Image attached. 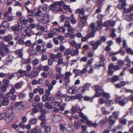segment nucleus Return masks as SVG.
<instances>
[{"label": "nucleus", "mask_w": 133, "mask_h": 133, "mask_svg": "<svg viewBox=\"0 0 133 133\" xmlns=\"http://www.w3.org/2000/svg\"><path fill=\"white\" fill-rule=\"evenodd\" d=\"M95 89L96 92L95 96L96 97H99L102 96V97H105L107 99L110 98V94L104 92L101 87L96 85L95 86Z\"/></svg>", "instance_id": "nucleus-1"}, {"label": "nucleus", "mask_w": 133, "mask_h": 133, "mask_svg": "<svg viewBox=\"0 0 133 133\" xmlns=\"http://www.w3.org/2000/svg\"><path fill=\"white\" fill-rule=\"evenodd\" d=\"M6 114L5 121L6 123H9L12 121L14 117L13 110L10 108L6 112Z\"/></svg>", "instance_id": "nucleus-2"}, {"label": "nucleus", "mask_w": 133, "mask_h": 133, "mask_svg": "<svg viewBox=\"0 0 133 133\" xmlns=\"http://www.w3.org/2000/svg\"><path fill=\"white\" fill-rule=\"evenodd\" d=\"M64 4V2L63 1L56 2L51 4L50 5V8L51 9L56 11H61L62 9L60 6L63 5Z\"/></svg>", "instance_id": "nucleus-3"}, {"label": "nucleus", "mask_w": 133, "mask_h": 133, "mask_svg": "<svg viewBox=\"0 0 133 133\" xmlns=\"http://www.w3.org/2000/svg\"><path fill=\"white\" fill-rule=\"evenodd\" d=\"M80 117L82 118L81 120L83 122L87 123L88 125L90 127H92V123L91 121L88 120V117L84 115L81 112L79 114Z\"/></svg>", "instance_id": "nucleus-4"}, {"label": "nucleus", "mask_w": 133, "mask_h": 133, "mask_svg": "<svg viewBox=\"0 0 133 133\" xmlns=\"http://www.w3.org/2000/svg\"><path fill=\"white\" fill-rule=\"evenodd\" d=\"M21 32L22 35L24 36H30V28L28 27L25 26L22 28L21 29Z\"/></svg>", "instance_id": "nucleus-5"}, {"label": "nucleus", "mask_w": 133, "mask_h": 133, "mask_svg": "<svg viewBox=\"0 0 133 133\" xmlns=\"http://www.w3.org/2000/svg\"><path fill=\"white\" fill-rule=\"evenodd\" d=\"M101 41L99 40L96 42L94 41H91L89 42V44L93 46V49L94 50L97 49L99 45L101 44Z\"/></svg>", "instance_id": "nucleus-6"}, {"label": "nucleus", "mask_w": 133, "mask_h": 133, "mask_svg": "<svg viewBox=\"0 0 133 133\" xmlns=\"http://www.w3.org/2000/svg\"><path fill=\"white\" fill-rule=\"evenodd\" d=\"M18 26H22V22L24 25H26L28 23V20L25 19L23 16L21 17L17 21Z\"/></svg>", "instance_id": "nucleus-7"}, {"label": "nucleus", "mask_w": 133, "mask_h": 133, "mask_svg": "<svg viewBox=\"0 0 133 133\" xmlns=\"http://www.w3.org/2000/svg\"><path fill=\"white\" fill-rule=\"evenodd\" d=\"M121 99V98L120 97L116 99L115 100L116 102V103H118L120 105H124L128 101V98L126 97L124 98L123 101H122Z\"/></svg>", "instance_id": "nucleus-8"}, {"label": "nucleus", "mask_w": 133, "mask_h": 133, "mask_svg": "<svg viewBox=\"0 0 133 133\" xmlns=\"http://www.w3.org/2000/svg\"><path fill=\"white\" fill-rule=\"evenodd\" d=\"M95 24L94 23H92L90 24V27L91 28V30L92 33L91 34H90V36L88 35H87V37H94L95 36V34L94 33H93L95 32L96 30V27H95Z\"/></svg>", "instance_id": "nucleus-9"}, {"label": "nucleus", "mask_w": 133, "mask_h": 133, "mask_svg": "<svg viewBox=\"0 0 133 133\" xmlns=\"http://www.w3.org/2000/svg\"><path fill=\"white\" fill-rule=\"evenodd\" d=\"M119 3L118 5V8L119 9H121L126 5V2L125 0H119Z\"/></svg>", "instance_id": "nucleus-10"}, {"label": "nucleus", "mask_w": 133, "mask_h": 133, "mask_svg": "<svg viewBox=\"0 0 133 133\" xmlns=\"http://www.w3.org/2000/svg\"><path fill=\"white\" fill-rule=\"evenodd\" d=\"M85 90L86 89L83 86L80 87L77 89V91L78 93V95H81L82 98L83 96L82 95L85 92Z\"/></svg>", "instance_id": "nucleus-11"}, {"label": "nucleus", "mask_w": 133, "mask_h": 133, "mask_svg": "<svg viewBox=\"0 0 133 133\" xmlns=\"http://www.w3.org/2000/svg\"><path fill=\"white\" fill-rule=\"evenodd\" d=\"M38 74V72L36 71H32L31 72L26 75V76H28L30 78L35 77L37 76Z\"/></svg>", "instance_id": "nucleus-12"}, {"label": "nucleus", "mask_w": 133, "mask_h": 133, "mask_svg": "<svg viewBox=\"0 0 133 133\" xmlns=\"http://www.w3.org/2000/svg\"><path fill=\"white\" fill-rule=\"evenodd\" d=\"M75 121L74 123V125L76 128L78 129L79 128L81 125V123L77 121V120L79 118L78 116H76L75 117Z\"/></svg>", "instance_id": "nucleus-13"}, {"label": "nucleus", "mask_w": 133, "mask_h": 133, "mask_svg": "<svg viewBox=\"0 0 133 133\" xmlns=\"http://www.w3.org/2000/svg\"><path fill=\"white\" fill-rule=\"evenodd\" d=\"M76 87L75 86H72L69 88V92L71 94H75L76 92H77L76 89Z\"/></svg>", "instance_id": "nucleus-14"}, {"label": "nucleus", "mask_w": 133, "mask_h": 133, "mask_svg": "<svg viewBox=\"0 0 133 133\" xmlns=\"http://www.w3.org/2000/svg\"><path fill=\"white\" fill-rule=\"evenodd\" d=\"M87 19L86 18V19H85L81 18V19L79 23V28H81L84 26L87 22Z\"/></svg>", "instance_id": "nucleus-15"}, {"label": "nucleus", "mask_w": 133, "mask_h": 133, "mask_svg": "<svg viewBox=\"0 0 133 133\" xmlns=\"http://www.w3.org/2000/svg\"><path fill=\"white\" fill-rule=\"evenodd\" d=\"M97 26L96 27V30H99L102 28L103 27L102 21H97Z\"/></svg>", "instance_id": "nucleus-16"}, {"label": "nucleus", "mask_w": 133, "mask_h": 133, "mask_svg": "<svg viewBox=\"0 0 133 133\" xmlns=\"http://www.w3.org/2000/svg\"><path fill=\"white\" fill-rule=\"evenodd\" d=\"M66 64V63L64 61L63 59L62 58H59L58 59L57 61V65H62V66H65Z\"/></svg>", "instance_id": "nucleus-17"}, {"label": "nucleus", "mask_w": 133, "mask_h": 133, "mask_svg": "<svg viewBox=\"0 0 133 133\" xmlns=\"http://www.w3.org/2000/svg\"><path fill=\"white\" fill-rule=\"evenodd\" d=\"M113 67V64L112 63H110L109 66V70L108 73L109 75H112L114 71L112 70Z\"/></svg>", "instance_id": "nucleus-18"}, {"label": "nucleus", "mask_w": 133, "mask_h": 133, "mask_svg": "<svg viewBox=\"0 0 133 133\" xmlns=\"http://www.w3.org/2000/svg\"><path fill=\"white\" fill-rule=\"evenodd\" d=\"M84 12L83 9H82L80 10V12H79V16L82 18L86 19V18H87L88 16L87 15H84Z\"/></svg>", "instance_id": "nucleus-19"}, {"label": "nucleus", "mask_w": 133, "mask_h": 133, "mask_svg": "<svg viewBox=\"0 0 133 133\" xmlns=\"http://www.w3.org/2000/svg\"><path fill=\"white\" fill-rule=\"evenodd\" d=\"M37 29H40L41 30L44 32H46L47 31V27L46 26H42L40 25H38L37 26Z\"/></svg>", "instance_id": "nucleus-20"}, {"label": "nucleus", "mask_w": 133, "mask_h": 133, "mask_svg": "<svg viewBox=\"0 0 133 133\" xmlns=\"http://www.w3.org/2000/svg\"><path fill=\"white\" fill-rule=\"evenodd\" d=\"M22 102H20L16 103L15 105L17 106H19V109L20 110H22L24 109V105L22 104Z\"/></svg>", "instance_id": "nucleus-21"}, {"label": "nucleus", "mask_w": 133, "mask_h": 133, "mask_svg": "<svg viewBox=\"0 0 133 133\" xmlns=\"http://www.w3.org/2000/svg\"><path fill=\"white\" fill-rule=\"evenodd\" d=\"M61 117L60 116L55 115L53 118V121L55 123L58 122L60 121Z\"/></svg>", "instance_id": "nucleus-22"}, {"label": "nucleus", "mask_w": 133, "mask_h": 133, "mask_svg": "<svg viewBox=\"0 0 133 133\" xmlns=\"http://www.w3.org/2000/svg\"><path fill=\"white\" fill-rule=\"evenodd\" d=\"M66 130L69 132L73 130L72 126L70 124H67L65 125Z\"/></svg>", "instance_id": "nucleus-23"}, {"label": "nucleus", "mask_w": 133, "mask_h": 133, "mask_svg": "<svg viewBox=\"0 0 133 133\" xmlns=\"http://www.w3.org/2000/svg\"><path fill=\"white\" fill-rule=\"evenodd\" d=\"M22 26H18V23L17 22V26H13L12 27L11 29L14 31H16V34H18V31L21 27Z\"/></svg>", "instance_id": "nucleus-24"}, {"label": "nucleus", "mask_w": 133, "mask_h": 133, "mask_svg": "<svg viewBox=\"0 0 133 133\" xmlns=\"http://www.w3.org/2000/svg\"><path fill=\"white\" fill-rule=\"evenodd\" d=\"M119 79V77L118 76H115L110 79V81L112 82H114L118 80Z\"/></svg>", "instance_id": "nucleus-25"}, {"label": "nucleus", "mask_w": 133, "mask_h": 133, "mask_svg": "<svg viewBox=\"0 0 133 133\" xmlns=\"http://www.w3.org/2000/svg\"><path fill=\"white\" fill-rule=\"evenodd\" d=\"M4 16L7 18V20L9 21H11L13 19V17L9 16V14L7 12L4 13Z\"/></svg>", "instance_id": "nucleus-26"}, {"label": "nucleus", "mask_w": 133, "mask_h": 133, "mask_svg": "<svg viewBox=\"0 0 133 133\" xmlns=\"http://www.w3.org/2000/svg\"><path fill=\"white\" fill-rule=\"evenodd\" d=\"M37 119L36 118H34L30 119L29 121V123L31 124H34L36 123Z\"/></svg>", "instance_id": "nucleus-27"}, {"label": "nucleus", "mask_w": 133, "mask_h": 133, "mask_svg": "<svg viewBox=\"0 0 133 133\" xmlns=\"http://www.w3.org/2000/svg\"><path fill=\"white\" fill-rule=\"evenodd\" d=\"M101 109L102 112L104 115L108 114L110 113V112L106 110L104 107H102Z\"/></svg>", "instance_id": "nucleus-28"}, {"label": "nucleus", "mask_w": 133, "mask_h": 133, "mask_svg": "<svg viewBox=\"0 0 133 133\" xmlns=\"http://www.w3.org/2000/svg\"><path fill=\"white\" fill-rule=\"evenodd\" d=\"M2 26L5 28H7L9 26V23L7 21H4L1 24Z\"/></svg>", "instance_id": "nucleus-29"}, {"label": "nucleus", "mask_w": 133, "mask_h": 133, "mask_svg": "<svg viewBox=\"0 0 133 133\" xmlns=\"http://www.w3.org/2000/svg\"><path fill=\"white\" fill-rule=\"evenodd\" d=\"M22 51V49H21L16 51H15V53L16 54H18L19 57H22L23 56Z\"/></svg>", "instance_id": "nucleus-30"}, {"label": "nucleus", "mask_w": 133, "mask_h": 133, "mask_svg": "<svg viewBox=\"0 0 133 133\" xmlns=\"http://www.w3.org/2000/svg\"><path fill=\"white\" fill-rule=\"evenodd\" d=\"M63 77V75L62 73H56V79H61Z\"/></svg>", "instance_id": "nucleus-31"}, {"label": "nucleus", "mask_w": 133, "mask_h": 133, "mask_svg": "<svg viewBox=\"0 0 133 133\" xmlns=\"http://www.w3.org/2000/svg\"><path fill=\"white\" fill-rule=\"evenodd\" d=\"M71 75V74L70 72H66L65 74V76L64 77V80L65 81L68 80Z\"/></svg>", "instance_id": "nucleus-32"}, {"label": "nucleus", "mask_w": 133, "mask_h": 133, "mask_svg": "<svg viewBox=\"0 0 133 133\" xmlns=\"http://www.w3.org/2000/svg\"><path fill=\"white\" fill-rule=\"evenodd\" d=\"M12 39V37L11 35H8L5 36L3 39L4 41H8L9 40H11Z\"/></svg>", "instance_id": "nucleus-33"}, {"label": "nucleus", "mask_w": 133, "mask_h": 133, "mask_svg": "<svg viewBox=\"0 0 133 133\" xmlns=\"http://www.w3.org/2000/svg\"><path fill=\"white\" fill-rule=\"evenodd\" d=\"M79 53V51L78 50L72 49L71 50V54L72 56H74L76 55H77Z\"/></svg>", "instance_id": "nucleus-34"}, {"label": "nucleus", "mask_w": 133, "mask_h": 133, "mask_svg": "<svg viewBox=\"0 0 133 133\" xmlns=\"http://www.w3.org/2000/svg\"><path fill=\"white\" fill-rule=\"evenodd\" d=\"M82 98V97L81 95H78V94L71 97V98L72 99H79Z\"/></svg>", "instance_id": "nucleus-35"}, {"label": "nucleus", "mask_w": 133, "mask_h": 133, "mask_svg": "<svg viewBox=\"0 0 133 133\" xmlns=\"http://www.w3.org/2000/svg\"><path fill=\"white\" fill-rule=\"evenodd\" d=\"M18 73H19L21 76H24L26 75V72L25 70H20L18 71Z\"/></svg>", "instance_id": "nucleus-36"}, {"label": "nucleus", "mask_w": 133, "mask_h": 133, "mask_svg": "<svg viewBox=\"0 0 133 133\" xmlns=\"http://www.w3.org/2000/svg\"><path fill=\"white\" fill-rule=\"evenodd\" d=\"M70 21L71 23L73 24H75L76 22V21L73 15H72L71 16Z\"/></svg>", "instance_id": "nucleus-37"}, {"label": "nucleus", "mask_w": 133, "mask_h": 133, "mask_svg": "<svg viewBox=\"0 0 133 133\" xmlns=\"http://www.w3.org/2000/svg\"><path fill=\"white\" fill-rule=\"evenodd\" d=\"M71 50L69 48L66 49L64 52V54L65 55H68L70 54H71Z\"/></svg>", "instance_id": "nucleus-38"}, {"label": "nucleus", "mask_w": 133, "mask_h": 133, "mask_svg": "<svg viewBox=\"0 0 133 133\" xmlns=\"http://www.w3.org/2000/svg\"><path fill=\"white\" fill-rule=\"evenodd\" d=\"M38 118L39 120L42 121H44L45 120V115L44 114H42L38 117Z\"/></svg>", "instance_id": "nucleus-39"}, {"label": "nucleus", "mask_w": 133, "mask_h": 133, "mask_svg": "<svg viewBox=\"0 0 133 133\" xmlns=\"http://www.w3.org/2000/svg\"><path fill=\"white\" fill-rule=\"evenodd\" d=\"M67 30L68 32H74L75 31L74 28L71 26L68 27L67 28Z\"/></svg>", "instance_id": "nucleus-40"}, {"label": "nucleus", "mask_w": 133, "mask_h": 133, "mask_svg": "<svg viewBox=\"0 0 133 133\" xmlns=\"http://www.w3.org/2000/svg\"><path fill=\"white\" fill-rule=\"evenodd\" d=\"M126 52L129 54L133 55V50L130 48H127L126 49Z\"/></svg>", "instance_id": "nucleus-41"}, {"label": "nucleus", "mask_w": 133, "mask_h": 133, "mask_svg": "<svg viewBox=\"0 0 133 133\" xmlns=\"http://www.w3.org/2000/svg\"><path fill=\"white\" fill-rule=\"evenodd\" d=\"M76 111L77 112H79L81 111V110L80 109H77L75 107H74L72 108L71 109V112L72 114H74L75 113V111Z\"/></svg>", "instance_id": "nucleus-42"}, {"label": "nucleus", "mask_w": 133, "mask_h": 133, "mask_svg": "<svg viewBox=\"0 0 133 133\" xmlns=\"http://www.w3.org/2000/svg\"><path fill=\"white\" fill-rule=\"evenodd\" d=\"M9 103L8 100L7 98H4L2 103V104L3 105H8Z\"/></svg>", "instance_id": "nucleus-43"}, {"label": "nucleus", "mask_w": 133, "mask_h": 133, "mask_svg": "<svg viewBox=\"0 0 133 133\" xmlns=\"http://www.w3.org/2000/svg\"><path fill=\"white\" fill-rule=\"evenodd\" d=\"M129 18L133 20V13H131L130 15H127L126 16V18L128 21H129Z\"/></svg>", "instance_id": "nucleus-44"}, {"label": "nucleus", "mask_w": 133, "mask_h": 133, "mask_svg": "<svg viewBox=\"0 0 133 133\" xmlns=\"http://www.w3.org/2000/svg\"><path fill=\"white\" fill-rule=\"evenodd\" d=\"M48 57L46 55L42 54L41 56V59L42 61L47 59Z\"/></svg>", "instance_id": "nucleus-45"}, {"label": "nucleus", "mask_w": 133, "mask_h": 133, "mask_svg": "<svg viewBox=\"0 0 133 133\" xmlns=\"http://www.w3.org/2000/svg\"><path fill=\"white\" fill-rule=\"evenodd\" d=\"M45 108H46L48 109H51L52 108V106L51 105L49 104L48 103H46L44 105Z\"/></svg>", "instance_id": "nucleus-46"}, {"label": "nucleus", "mask_w": 133, "mask_h": 133, "mask_svg": "<svg viewBox=\"0 0 133 133\" xmlns=\"http://www.w3.org/2000/svg\"><path fill=\"white\" fill-rule=\"evenodd\" d=\"M32 64L35 66L38 64L39 63V61L38 59H34L32 61Z\"/></svg>", "instance_id": "nucleus-47"}, {"label": "nucleus", "mask_w": 133, "mask_h": 133, "mask_svg": "<svg viewBox=\"0 0 133 133\" xmlns=\"http://www.w3.org/2000/svg\"><path fill=\"white\" fill-rule=\"evenodd\" d=\"M62 97L65 98V100L66 101L68 102L70 100V97L66 95H65L64 94L62 95Z\"/></svg>", "instance_id": "nucleus-48"}, {"label": "nucleus", "mask_w": 133, "mask_h": 133, "mask_svg": "<svg viewBox=\"0 0 133 133\" xmlns=\"http://www.w3.org/2000/svg\"><path fill=\"white\" fill-rule=\"evenodd\" d=\"M66 30V29L62 27L59 28L58 29V32H63L64 33H65Z\"/></svg>", "instance_id": "nucleus-49"}, {"label": "nucleus", "mask_w": 133, "mask_h": 133, "mask_svg": "<svg viewBox=\"0 0 133 133\" xmlns=\"http://www.w3.org/2000/svg\"><path fill=\"white\" fill-rule=\"evenodd\" d=\"M109 123L112 125L115 123V121L112 119V116H110L109 118Z\"/></svg>", "instance_id": "nucleus-50"}, {"label": "nucleus", "mask_w": 133, "mask_h": 133, "mask_svg": "<svg viewBox=\"0 0 133 133\" xmlns=\"http://www.w3.org/2000/svg\"><path fill=\"white\" fill-rule=\"evenodd\" d=\"M105 100L102 98H99L98 100V103L102 104L105 102Z\"/></svg>", "instance_id": "nucleus-51"}, {"label": "nucleus", "mask_w": 133, "mask_h": 133, "mask_svg": "<svg viewBox=\"0 0 133 133\" xmlns=\"http://www.w3.org/2000/svg\"><path fill=\"white\" fill-rule=\"evenodd\" d=\"M41 129H40L39 131L40 132L39 133L37 132V130L36 128H35L32 129L31 131V133H42L41 132Z\"/></svg>", "instance_id": "nucleus-52"}, {"label": "nucleus", "mask_w": 133, "mask_h": 133, "mask_svg": "<svg viewBox=\"0 0 133 133\" xmlns=\"http://www.w3.org/2000/svg\"><path fill=\"white\" fill-rule=\"evenodd\" d=\"M6 112H0V120L3 119L6 116Z\"/></svg>", "instance_id": "nucleus-53"}, {"label": "nucleus", "mask_w": 133, "mask_h": 133, "mask_svg": "<svg viewBox=\"0 0 133 133\" xmlns=\"http://www.w3.org/2000/svg\"><path fill=\"white\" fill-rule=\"evenodd\" d=\"M69 44L71 46L74 47L76 46V43L75 41L72 40L70 42Z\"/></svg>", "instance_id": "nucleus-54"}, {"label": "nucleus", "mask_w": 133, "mask_h": 133, "mask_svg": "<svg viewBox=\"0 0 133 133\" xmlns=\"http://www.w3.org/2000/svg\"><path fill=\"white\" fill-rule=\"evenodd\" d=\"M56 73H62L61 71H62V69L60 66H57L56 68Z\"/></svg>", "instance_id": "nucleus-55"}, {"label": "nucleus", "mask_w": 133, "mask_h": 133, "mask_svg": "<svg viewBox=\"0 0 133 133\" xmlns=\"http://www.w3.org/2000/svg\"><path fill=\"white\" fill-rule=\"evenodd\" d=\"M84 100L86 101L90 100L91 102H92L93 101V99L90 98L88 96H85L84 98Z\"/></svg>", "instance_id": "nucleus-56"}, {"label": "nucleus", "mask_w": 133, "mask_h": 133, "mask_svg": "<svg viewBox=\"0 0 133 133\" xmlns=\"http://www.w3.org/2000/svg\"><path fill=\"white\" fill-rule=\"evenodd\" d=\"M53 43L51 42H49L46 45V47L48 48H51L53 47Z\"/></svg>", "instance_id": "nucleus-57"}, {"label": "nucleus", "mask_w": 133, "mask_h": 133, "mask_svg": "<svg viewBox=\"0 0 133 133\" xmlns=\"http://www.w3.org/2000/svg\"><path fill=\"white\" fill-rule=\"evenodd\" d=\"M124 61L125 62H127L128 63H131V62L128 56H126L124 59Z\"/></svg>", "instance_id": "nucleus-58"}, {"label": "nucleus", "mask_w": 133, "mask_h": 133, "mask_svg": "<svg viewBox=\"0 0 133 133\" xmlns=\"http://www.w3.org/2000/svg\"><path fill=\"white\" fill-rule=\"evenodd\" d=\"M73 71L75 74L76 76H77L80 74L81 71L79 70H74Z\"/></svg>", "instance_id": "nucleus-59"}, {"label": "nucleus", "mask_w": 133, "mask_h": 133, "mask_svg": "<svg viewBox=\"0 0 133 133\" xmlns=\"http://www.w3.org/2000/svg\"><path fill=\"white\" fill-rule=\"evenodd\" d=\"M48 97L46 95H45V94L43 95L42 97V101L43 102L45 101L48 99Z\"/></svg>", "instance_id": "nucleus-60"}, {"label": "nucleus", "mask_w": 133, "mask_h": 133, "mask_svg": "<svg viewBox=\"0 0 133 133\" xmlns=\"http://www.w3.org/2000/svg\"><path fill=\"white\" fill-rule=\"evenodd\" d=\"M117 63L119 67L123 65L124 63V62L123 60H119L117 62Z\"/></svg>", "instance_id": "nucleus-61"}, {"label": "nucleus", "mask_w": 133, "mask_h": 133, "mask_svg": "<svg viewBox=\"0 0 133 133\" xmlns=\"http://www.w3.org/2000/svg\"><path fill=\"white\" fill-rule=\"evenodd\" d=\"M31 61V59L30 58H28L24 61L23 62L24 64H27L30 63Z\"/></svg>", "instance_id": "nucleus-62"}, {"label": "nucleus", "mask_w": 133, "mask_h": 133, "mask_svg": "<svg viewBox=\"0 0 133 133\" xmlns=\"http://www.w3.org/2000/svg\"><path fill=\"white\" fill-rule=\"evenodd\" d=\"M94 59L93 58H91L89 59L87 63V65L88 66L89 65H90L92 64L94 62Z\"/></svg>", "instance_id": "nucleus-63"}, {"label": "nucleus", "mask_w": 133, "mask_h": 133, "mask_svg": "<svg viewBox=\"0 0 133 133\" xmlns=\"http://www.w3.org/2000/svg\"><path fill=\"white\" fill-rule=\"evenodd\" d=\"M88 67V65H87L86 67L84 68L81 71V72L82 74L85 73L87 71Z\"/></svg>", "instance_id": "nucleus-64"}]
</instances>
